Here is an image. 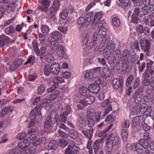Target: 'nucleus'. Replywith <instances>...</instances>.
Returning a JSON list of instances; mask_svg holds the SVG:
<instances>
[{
	"instance_id": "1",
	"label": "nucleus",
	"mask_w": 154,
	"mask_h": 154,
	"mask_svg": "<svg viewBox=\"0 0 154 154\" xmlns=\"http://www.w3.org/2000/svg\"><path fill=\"white\" fill-rule=\"evenodd\" d=\"M143 138L139 140V143L127 144L126 146V151L130 152L132 150L140 154L144 152L145 149H147L149 146L148 141L149 140L150 136L149 133L145 132L143 135Z\"/></svg>"
},
{
	"instance_id": "2",
	"label": "nucleus",
	"mask_w": 154,
	"mask_h": 154,
	"mask_svg": "<svg viewBox=\"0 0 154 154\" xmlns=\"http://www.w3.org/2000/svg\"><path fill=\"white\" fill-rule=\"evenodd\" d=\"M27 138H24L23 142H20L19 143H21L23 145L22 146L21 149L22 150H24V153H26L27 151H28V149H27L26 148L28 147L30 144L31 143L32 140H35V138L36 135L34 134H28L27 135Z\"/></svg>"
},
{
	"instance_id": "3",
	"label": "nucleus",
	"mask_w": 154,
	"mask_h": 154,
	"mask_svg": "<svg viewBox=\"0 0 154 154\" xmlns=\"http://www.w3.org/2000/svg\"><path fill=\"white\" fill-rule=\"evenodd\" d=\"M101 117V113L96 112L94 109L92 108H88L87 112V119H96L97 122H98Z\"/></svg>"
},
{
	"instance_id": "4",
	"label": "nucleus",
	"mask_w": 154,
	"mask_h": 154,
	"mask_svg": "<svg viewBox=\"0 0 154 154\" xmlns=\"http://www.w3.org/2000/svg\"><path fill=\"white\" fill-rule=\"evenodd\" d=\"M144 90V87L143 86H141L134 94L133 98L134 99V102L136 104L139 103L143 100V92Z\"/></svg>"
},
{
	"instance_id": "5",
	"label": "nucleus",
	"mask_w": 154,
	"mask_h": 154,
	"mask_svg": "<svg viewBox=\"0 0 154 154\" xmlns=\"http://www.w3.org/2000/svg\"><path fill=\"white\" fill-rule=\"evenodd\" d=\"M120 143V140L119 136H115L110 138V135H109L106 139V144L113 147L117 146Z\"/></svg>"
},
{
	"instance_id": "6",
	"label": "nucleus",
	"mask_w": 154,
	"mask_h": 154,
	"mask_svg": "<svg viewBox=\"0 0 154 154\" xmlns=\"http://www.w3.org/2000/svg\"><path fill=\"white\" fill-rule=\"evenodd\" d=\"M140 44L141 49L145 52H146V55L149 56L150 55L149 50L150 45L149 41L145 39H141L140 42Z\"/></svg>"
},
{
	"instance_id": "7",
	"label": "nucleus",
	"mask_w": 154,
	"mask_h": 154,
	"mask_svg": "<svg viewBox=\"0 0 154 154\" xmlns=\"http://www.w3.org/2000/svg\"><path fill=\"white\" fill-rule=\"evenodd\" d=\"M80 150L79 146L72 143L69 145L65 151V154H76Z\"/></svg>"
},
{
	"instance_id": "8",
	"label": "nucleus",
	"mask_w": 154,
	"mask_h": 154,
	"mask_svg": "<svg viewBox=\"0 0 154 154\" xmlns=\"http://www.w3.org/2000/svg\"><path fill=\"white\" fill-rule=\"evenodd\" d=\"M91 19L88 17L85 19L84 17H80L77 21V25L79 29L88 26L91 22Z\"/></svg>"
},
{
	"instance_id": "9",
	"label": "nucleus",
	"mask_w": 154,
	"mask_h": 154,
	"mask_svg": "<svg viewBox=\"0 0 154 154\" xmlns=\"http://www.w3.org/2000/svg\"><path fill=\"white\" fill-rule=\"evenodd\" d=\"M54 80V84L52 85L51 87L48 88L47 90V91L48 93H50L53 90L57 88L58 87L59 83H63L64 82L63 79L62 77H55Z\"/></svg>"
},
{
	"instance_id": "10",
	"label": "nucleus",
	"mask_w": 154,
	"mask_h": 154,
	"mask_svg": "<svg viewBox=\"0 0 154 154\" xmlns=\"http://www.w3.org/2000/svg\"><path fill=\"white\" fill-rule=\"evenodd\" d=\"M50 120L52 123H56L60 120V117L58 118V115L56 111H53L50 114L48 115L47 118Z\"/></svg>"
},
{
	"instance_id": "11",
	"label": "nucleus",
	"mask_w": 154,
	"mask_h": 154,
	"mask_svg": "<svg viewBox=\"0 0 154 154\" xmlns=\"http://www.w3.org/2000/svg\"><path fill=\"white\" fill-rule=\"evenodd\" d=\"M85 98L83 100H80V103L83 105L87 106L93 103L95 100L94 97L93 96L90 95L85 96Z\"/></svg>"
},
{
	"instance_id": "12",
	"label": "nucleus",
	"mask_w": 154,
	"mask_h": 154,
	"mask_svg": "<svg viewBox=\"0 0 154 154\" xmlns=\"http://www.w3.org/2000/svg\"><path fill=\"white\" fill-rule=\"evenodd\" d=\"M66 119V116H60V120L56 123L59 128L65 130H68V128L64 124Z\"/></svg>"
},
{
	"instance_id": "13",
	"label": "nucleus",
	"mask_w": 154,
	"mask_h": 154,
	"mask_svg": "<svg viewBox=\"0 0 154 154\" xmlns=\"http://www.w3.org/2000/svg\"><path fill=\"white\" fill-rule=\"evenodd\" d=\"M41 115L40 109L35 107L31 111L30 117V118H32V119H36L37 118H39Z\"/></svg>"
},
{
	"instance_id": "14",
	"label": "nucleus",
	"mask_w": 154,
	"mask_h": 154,
	"mask_svg": "<svg viewBox=\"0 0 154 154\" xmlns=\"http://www.w3.org/2000/svg\"><path fill=\"white\" fill-rule=\"evenodd\" d=\"M111 75V72L107 66L103 68V71L101 74V77L105 79L109 77Z\"/></svg>"
},
{
	"instance_id": "15",
	"label": "nucleus",
	"mask_w": 154,
	"mask_h": 154,
	"mask_svg": "<svg viewBox=\"0 0 154 154\" xmlns=\"http://www.w3.org/2000/svg\"><path fill=\"white\" fill-rule=\"evenodd\" d=\"M112 85L115 89H121L123 87V82L121 80H119L117 78H115L112 81Z\"/></svg>"
},
{
	"instance_id": "16",
	"label": "nucleus",
	"mask_w": 154,
	"mask_h": 154,
	"mask_svg": "<svg viewBox=\"0 0 154 154\" xmlns=\"http://www.w3.org/2000/svg\"><path fill=\"white\" fill-rule=\"evenodd\" d=\"M42 6H38V8L41 11L46 12L48 11V8L50 4V0H42Z\"/></svg>"
},
{
	"instance_id": "17",
	"label": "nucleus",
	"mask_w": 154,
	"mask_h": 154,
	"mask_svg": "<svg viewBox=\"0 0 154 154\" xmlns=\"http://www.w3.org/2000/svg\"><path fill=\"white\" fill-rule=\"evenodd\" d=\"M105 22L103 21L102 24H101L100 23L98 26V28H100L98 31V33L99 36L101 38H104L106 35V28L104 26L102 25V24H104Z\"/></svg>"
},
{
	"instance_id": "18",
	"label": "nucleus",
	"mask_w": 154,
	"mask_h": 154,
	"mask_svg": "<svg viewBox=\"0 0 154 154\" xmlns=\"http://www.w3.org/2000/svg\"><path fill=\"white\" fill-rule=\"evenodd\" d=\"M51 73L53 74L57 75L60 71V65L58 63H55L52 64L50 66Z\"/></svg>"
},
{
	"instance_id": "19",
	"label": "nucleus",
	"mask_w": 154,
	"mask_h": 154,
	"mask_svg": "<svg viewBox=\"0 0 154 154\" xmlns=\"http://www.w3.org/2000/svg\"><path fill=\"white\" fill-rule=\"evenodd\" d=\"M23 145L21 143H19L18 147H16L15 149H12L11 150L9 154H23L24 153V150H22L21 149L22 146Z\"/></svg>"
},
{
	"instance_id": "20",
	"label": "nucleus",
	"mask_w": 154,
	"mask_h": 154,
	"mask_svg": "<svg viewBox=\"0 0 154 154\" xmlns=\"http://www.w3.org/2000/svg\"><path fill=\"white\" fill-rule=\"evenodd\" d=\"M121 54L120 50L118 49L116 50L115 56L113 59V61L114 63L119 64L121 59Z\"/></svg>"
},
{
	"instance_id": "21",
	"label": "nucleus",
	"mask_w": 154,
	"mask_h": 154,
	"mask_svg": "<svg viewBox=\"0 0 154 154\" xmlns=\"http://www.w3.org/2000/svg\"><path fill=\"white\" fill-rule=\"evenodd\" d=\"M52 124H53L51 122V121L46 118L44 125V129L45 132L49 133L51 131L53 127Z\"/></svg>"
},
{
	"instance_id": "22",
	"label": "nucleus",
	"mask_w": 154,
	"mask_h": 154,
	"mask_svg": "<svg viewBox=\"0 0 154 154\" xmlns=\"http://www.w3.org/2000/svg\"><path fill=\"white\" fill-rule=\"evenodd\" d=\"M88 89L90 92L97 94L100 90V87L98 84L94 83L89 85Z\"/></svg>"
},
{
	"instance_id": "23",
	"label": "nucleus",
	"mask_w": 154,
	"mask_h": 154,
	"mask_svg": "<svg viewBox=\"0 0 154 154\" xmlns=\"http://www.w3.org/2000/svg\"><path fill=\"white\" fill-rule=\"evenodd\" d=\"M17 4L15 1H14L8 5L7 9V12L8 13L12 14L15 10Z\"/></svg>"
},
{
	"instance_id": "24",
	"label": "nucleus",
	"mask_w": 154,
	"mask_h": 154,
	"mask_svg": "<svg viewBox=\"0 0 154 154\" xmlns=\"http://www.w3.org/2000/svg\"><path fill=\"white\" fill-rule=\"evenodd\" d=\"M10 41L9 38L4 35H2L0 36V46L2 47L7 45Z\"/></svg>"
},
{
	"instance_id": "25",
	"label": "nucleus",
	"mask_w": 154,
	"mask_h": 154,
	"mask_svg": "<svg viewBox=\"0 0 154 154\" xmlns=\"http://www.w3.org/2000/svg\"><path fill=\"white\" fill-rule=\"evenodd\" d=\"M102 15L101 13L97 12L94 15L92 23L94 25H96L100 21L102 17Z\"/></svg>"
},
{
	"instance_id": "26",
	"label": "nucleus",
	"mask_w": 154,
	"mask_h": 154,
	"mask_svg": "<svg viewBox=\"0 0 154 154\" xmlns=\"http://www.w3.org/2000/svg\"><path fill=\"white\" fill-rule=\"evenodd\" d=\"M58 10L53 8V6H51L50 8L49 13V17L50 19H52L54 21L56 19V14Z\"/></svg>"
},
{
	"instance_id": "27",
	"label": "nucleus",
	"mask_w": 154,
	"mask_h": 154,
	"mask_svg": "<svg viewBox=\"0 0 154 154\" xmlns=\"http://www.w3.org/2000/svg\"><path fill=\"white\" fill-rule=\"evenodd\" d=\"M152 75H154V66H153L152 69H146L143 74L142 77L150 78Z\"/></svg>"
},
{
	"instance_id": "28",
	"label": "nucleus",
	"mask_w": 154,
	"mask_h": 154,
	"mask_svg": "<svg viewBox=\"0 0 154 154\" xmlns=\"http://www.w3.org/2000/svg\"><path fill=\"white\" fill-rule=\"evenodd\" d=\"M79 92L81 95L85 97L88 96L89 94H90L89 90H88L86 87L85 86L82 87L80 88Z\"/></svg>"
},
{
	"instance_id": "29",
	"label": "nucleus",
	"mask_w": 154,
	"mask_h": 154,
	"mask_svg": "<svg viewBox=\"0 0 154 154\" xmlns=\"http://www.w3.org/2000/svg\"><path fill=\"white\" fill-rule=\"evenodd\" d=\"M51 92L52 93L49 95V98L51 100H54L57 98L60 94V92L59 91L56 90L54 91L53 90Z\"/></svg>"
},
{
	"instance_id": "30",
	"label": "nucleus",
	"mask_w": 154,
	"mask_h": 154,
	"mask_svg": "<svg viewBox=\"0 0 154 154\" xmlns=\"http://www.w3.org/2000/svg\"><path fill=\"white\" fill-rule=\"evenodd\" d=\"M51 37L53 39L57 40L61 39L62 38V35L59 32L55 31L52 33Z\"/></svg>"
},
{
	"instance_id": "31",
	"label": "nucleus",
	"mask_w": 154,
	"mask_h": 154,
	"mask_svg": "<svg viewBox=\"0 0 154 154\" xmlns=\"http://www.w3.org/2000/svg\"><path fill=\"white\" fill-rule=\"evenodd\" d=\"M57 54L60 57H63L65 54V52L64 47L62 45L60 46L57 49Z\"/></svg>"
},
{
	"instance_id": "32",
	"label": "nucleus",
	"mask_w": 154,
	"mask_h": 154,
	"mask_svg": "<svg viewBox=\"0 0 154 154\" xmlns=\"http://www.w3.org/2000/svg\"><path fill=\"white\" fill-rule=\"evenodd\" d=\"M46 49V47L43 46L41 48L40 51L38 49V50L39 51V52L38 53H36V55L37 56H40L41 59L42 60L43 59L44 55L45 53Z\"/></svg>"
},
{
	"instance_id": "33",
	"label": "nucleus",
	"mask_w": 154,
	"mask_h": 154,
	"mask_svg": "<svg viewBox=\"0 0 154 154\" xmlns=\"http://www.w3.org/2000/svg\"><path fill=\"white\" fill-rule=\"evenodd\" d=\"M53 105L55 107V111L57 113L58 112H61L63 109L64 107L63 104L57 102V103L54 104Z\"/></svg>"
},
{
	"instance_id": "34",
	"label": "nucleus",
	"mask_w": 154,
	"mask_h": 154,
	"mask_svg": "<svg viewBox=\"0 0 154 154\" xmlns=\"http://www.w3.org/2000/svg\"><path fill=\"white\" fill-rule=\"evenodd\" d=\"M49 148L50 149H56L58 147V144L55 140L51 141L49 143Z\"/></svg>"
},
{
	"instance_id": "35",
	"label": "nucleus",
	"mask_w": 154,
	"mask_h": 154,
	"mask_svg": "<svg viewBox=\"0 0 154 154\" xmlns=\"http://www.w3.org/2000/svg\"><path fill=\"white\" fill-rule=\"evenodd\" d=\"M43 72L45 75L48 76L51 73L50 66L48 64L45 65L44 67Z\"/></svg>"
},
{
	"instance_id": "36",
	"label": "nucleus",
	"mask_w": 154,
	"mask_h": 154,
	"mask_svg": "<svg viewBox=\"0 0 154 154\" xmlns=\"http://www.w3.org/2000/svg\"><path fill=\"white\" fill-rule=\"evenodd\" d=\"M51 100L49 99H43L41 101V105L43 107H48L50 106L51 104Z\"/></svg>"
},
{
	"instance_id": "37",
	"label": "nucleus",
	"mask_w": 154,
	"mask_h": 154,
	"mask_svg": "<svg viewBox=\"0 0 154 154\" xmlns=\"http://www.w3.org/2000/svg\"><path fill=\"white\" fill-rule=\"evenodd\" d=\"M59 46L58 42L55 41H51L50 45L51 48L53 50H56Z\"/></svg>"
},
{
	"instance_id": "38",
	"label": "nucleus",
	"mask_w": 154,
	"mask_h": 154,
	"mask_svg": "<svg viewBox=\"0 0 154 154\" xmlns=\"http://www.w3.org/2000/svg\"><path fill=\"white\" fill-rule=\"evenodd\" d=\"M130 54L129 51L127 50H125L123 51L122 54V57L126 62L129 59Z\"/></svg>"
},
{
	"instance_id": "39",
	"label": "nucleus",
	"mask_w": 154,
	"mask_h": 154,
	"mask_svg": "<svg viewBox=\"0 0 154 154\" xmlns=\"http://www.w3.org/2000/svg\"><path fill=\"white\" fill-rule=\"evenodd\" d=\"M105 48L106 49L109 53H113L115 49V44L112 43L110 44H109Z\"/></svg>"
},
{
	"instance_id": "40",
	"label": "nucleus",
	"mask_w": 154,
	"mask_h": 154,
	"mask_svg": "<svg viewBox=\"0 0 154 154\" xmlns=\"http://www.w3.org/2000/svg\"><path fill=\"white\" fill-rule=\"evenodd\" d=\"M132 112L134 115L141 114V112L138 105L134 106L132 109Z\"/></svg>"
},
{
	"instance_id": "41",
	"label": "nucleus",
	"mask_w": 154,
	"mask_h": 154,
	"mask_svg": "<svg viewBox=\"0 0 154 154\" xmlns=\"http://www.w3.org/2000/svg\"><path fill=\"white\" fill-rule=\"evenodd\" d=\"M78 125L82 128L85 127L86 125V121L83 118H80L79 119L77 122Z\"/></svg>"
},
{
	"instance_id": "42",
	"label": "nucleus",
	"mask_w": 154,
	"mask_h": 154,
	"mask_svg": "<svg viewBox=\"0 0 154 154\" xmlns=\"http://www.w3.org/2000/svg\"><path fill=\"white\" fill-rule=\"evenodd\" d=\"M45 59L49 63H51L54 60V58L51 54H46L45 57Z\"/></svg>"
},
{
	"instance_id": "43",
	"label": "nucleus",
	"mask_w": 154,
	"mask_h": 154,
	"mask_svg": "<svg viewBox=\"0 0 154 154\" xmlns=\"http://www.w3.org/2000/svg\"><path fill=\"white\" fill-rule=\"evenodd\" d=\"M89 41V36L88 34H85L83 36L82 38V44L83 46L87 45Z\"/></svg>"
},
{
	"instance_id": "44",
	"label": "nucleus",
	"mask_w": 154,
	"mask_h": 154,
	"mask_svg": "<svg viewBox=\"0 0 154 154\" xmlns=\"http://www.w3.org/2000/svg\"><path fill=\"white\" fill-rule=\"evenodd\" d=\"M100 141L99 140H96L94 142V152L96 154L100 148Z\"/></svg>"
},
{
	"instance_id": "45",
	"label": "nucleus",
	"mask_w": 154,
	"mask_h": 154,
	"mask_svg": "<svg viewBox=\"0 0 154 154\" xmlns=\"http://www.w3.org/2000/svg\"><path fill=\"white\" fill-rule=\"evenodd\" d=\"M69 136L73 139L76 138L78 137V134L76 131L74 130L70 131L69 132Z\"/></svg>"
},
{
	"instance_id": "46",
	"label": "nucleus",
	"mask_w": 154,
	"mask_h": 154,
	"mask_svg": "<svg viewBox=\"0 0 154 154\" xmlns=\"http://www.w3.org/2000/svg\"><path fill=\"white\" fill-rule=\"evenodd\" d=\"M137 105L141 111V114H144L146 111V109L147 107V104L146 103H143Z\"/></svg>"
},
{
	"instance_id": "47",
	"label": "nucleus",
	"mask_w": 154,
	"mask_h": 154,
	"mask_svg": "<svg viewBox=\"0 0 154 154\" xmlns=\"http://www.w3.org/2000/svg\"><path fill=\"white\" fill-rule=\"evenodd\" d=\"M140 120V118L139 116L134 117L132 120L131 123V126L134 128L137 125Z\"/></svg>"
},
{
	"instance_id": "48",
	"label": "nucleus",
	"mask_w": 154,
	"mask_h": 154,
	"mask_svg": "<svg viewBox=\"0 0 154 154\" xmlns=\"http://www.w3.org/2000/svg\"><path fill=\"white\" fill-rule=\"evenodd\" d=\"M93 73L91 71L87 72L85 73V78L87 81H90V80L91 79L93 78Z\"/></svg>"
},
{
	"instance_id": "49",
	"label": "nucleus",
	"mask_w": 154,
	"mask_h": 154,
	"mask_svg": "<svg viewBox=\"0 0 154 154\" xmlns=\"http://www.w3.org/2000/svg\"><path fill=\"white\" fill-rule=\"evenodd\" d=\"M94 119L96 120V119H87L88 125L89 127L91 128L94 126L95 122Z\"/></svg>"
},
{
	"instance_id": "50",
	"label": "nucleus",
	"mask_w": 154,
	"mask_h": 154,
	"mask_svg": "<svg viewBox=\"0 0 154 154\" xmlns=\"http://www.w3.org/2000/svg\"><path fill=\"white\" fill-rule=\"evenodd\" d=\"M121 136L123 140H127L128 134V132L125 129L122 130L121 131Z\"/></svg>"
},
{
	"instance_id": "51",
	"label": "nucleus",
	"mask_w": 154,
	"mask_h": 154,
	"mask_svg": "<svg viewBox=\"0 0 154 154\" xmlns=\"http://www.w3.org/2000/svg\"><path fill=\"white\" fill-rule=\"evenodd\" d=\"M140 22L144 23L146 25L148 24L149 22V19L146 18L144 15L140 16Z\"/></svg>"
},
{
	"instance_id": "52",
	"label": "nucleus",
	"mask_w": 154,
	"mask_h": 154,
	"mask_svg": "<svg viewBox=\"0 0 154 154\" xmlns=\"http://www.w3.org/2000/svg\"><path fill=\"white\" fill-rule=\"evenodd\" d=\"M112 23L116 27H118L120 25L119 20L116 17H114L112 19Z\"/></svg>"
},
{
	"instance_id": "53",
	"label": "nucleus",
	"mask_w": 154,
	"mask_h": 154,
	"mask_svg": "<svg viewBox=\"0 0 154 154\" xmlns=\"http://www.w3.org/2000/svg\"><path fill=\"white\" fill-rule=\"evenodd\" d=\"M35 62V59L34 56H30L27 59V61L25 63V65H26L28 63H30L31 64H33Z\"/></svg>"
},
{
	"instance_id": "54",
	"label": "nucleus",
	"mask_w": 154,
	"mask_h": 154,
	"mask_svg": "<svg viewBox=\"0 0 154 154\" xmlns=\"http://www.w3.org/2000/svg\"><path fill=\"white\" fill-rule=\"evenodd\" d=\"M9 109L8 108H4L0 111V116L4 117L8 113Z\"/></svg>"
},
{
	"instance_id": "55",
	"label": "nucleus",
	"mask_w": 154,
	"mask_h": 154,
	"mask_svg": "<svg viewBox=\"0 0 154 154\" xmlns=\"http://www.w3.org/2000/svg\"><path fill=\"white\" fill-rule=\"evenodd\" d=\"M143 79V84L145 86L150 85L151 81L149 79L150 78L142 77Z\"/></svg>"
},
{
	"instance_id": "56",
	"label": "nucleus",
	"mask_w": 154,
	"mask_h": 154,
	"mask_svg": "<svg viewBox=\"0 0 154 154\" xmlns=\"http://www.w3.org/2000/svg\"><path fill=\"white\" fill-rule=\"evenodd\" d=\"M98 37V34L97 33L95 32L93 35L92 41H93V43H92V45H91V47H93L94 45L96 44V42L97 40Z\"/></svg>"
},
{
	"instance_id": "57",
	"label": "nucleus",
	"mask_w": 154,
	"mask_h": 154,
	"mask_svg": "<svg viewBox=\"0 0 154 154\" xmlns=\"http://www.w3.org/2000/svg\"><path fill=\"white\" fill-rule=\"evenodd\" d=\"M71 112V108L69 106H67L66 107L65 112H63L62 115H60V116H62L64 117L66 116V119L67 115L69 114Z\"/></svg>"
},
{
	"instance_id": "58",
	"label": "nucleus",
	"mask_w": 154,
	"mask_h": 154,
	"mask_svg": "<svg viewBox=\"0 0 154 154\" xmlns=\"http://www.w3.org/2000/svg\"><path fill=\"white\" fill-rule=\"evenodd\" d=\"M109 40L107 39H105L103 40L102 42L100 44V46L103 48H106L108 45Z\"/></svg>"
},
{
	"instance_id": "59",
	"label": "nucleus",
	"mask_w": 154,
	"mask_h": 154,
	"mask_svg": "<svg viewBox=\"0 0 154 154\" xmlns=\"http://www.w3.org/2000/svg\"><path fill=\"white\" fill-rule=\"evenodd\" d=\"M68 11L66 9L63 10L61 14V18L63 19H65L68 16Z\"/></svg>"
},
{
	"instance_id": "60",
	"label": "nucleus",
	"mask_w": 154,
	"mask_h": 154,
	"mask_svg": "<svg viewBox=\"0 0 154 154\" xmlns=\"http://www.w3.org/2000/svg\"><path fill=\"white\" fill-rule=\"evenodd\" d=\"M60 146L62 148H65L67 144V142L63 139H60L59 141Z\"/></svg>"
},
{
	"instance_id": "61",
	"label": "nucleus",
	"mask_w": 154,
	"mask_h": 154,
	"mask_svg": "<svg viewBox=\"0 0 154 154\" xmlns=\"http://www.w3.org/2000/svg\"><path fill=\"white\" fill-rule=\"evenodd\" d=\"M14 30V29L13 27L12 26H10L6 28L5 29V32L7 34L9 35L13 33Z\"/></svg>"
},
{
	"instance_id": "62",
	"label": "nucleus",
	"mask_w": 154,
	"mask_h": 154,
	"mask_svg": "<svg viewBox=\"0 0 154 154\" xmlns=\"http://www.w3.org/2000/svg\"><path fill=\"white\" fill-rule=\"evenodd\" d=\"M42 33L45 34H48L49 32V29L48 26L46 25H42L41 28Z\"/></svg>"
},
{
	"instance_id": "63",
	"label": "nucleus",
	"mask_w": 154,
	"mask_h": 154,
	"mask_svg": "<svg viewBox=\"0 0 154 154\" xmlns=\"http://www.w3.org/2000/svg\"><path fill=\"white\" fill-rule=\"evenodd\" d=\"M60 5V3L58 0H55L54 2L53 7V8L58 10Z\"/></svg>"
},
{
	"instance_id": "64",
	"label": "nucleus",
	"mask_w": 154,
	"mask_h": 154,
	"mask_svg": "<svg viewBox=\"0 0 154 154\" xmlns=\"http://www.w3.org/2000/svg\"><path fill=\"white\" fill-rule=\"evenodd\" d=\"M141 12L143 14V15L145 16L148 14L149 13V9L147 6H144L141 9ZM142 15V14H141Z\"/></svg>"
}]
</instances>
